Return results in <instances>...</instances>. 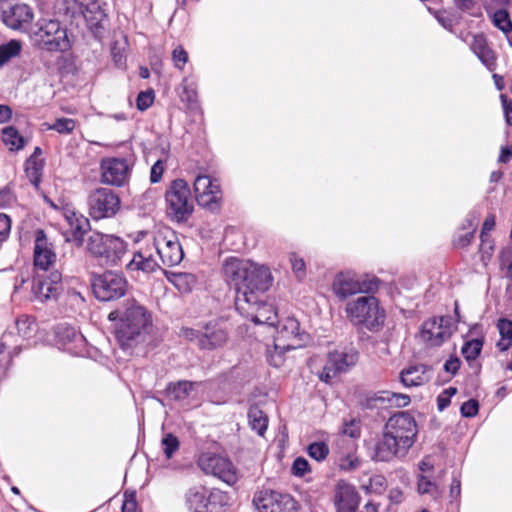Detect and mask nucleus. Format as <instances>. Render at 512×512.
<instances>
[{
	"mask_svg": "<svg viewBox=\"0 0 512 512\" xmlns=\"http://www.w3.org/2000/svg\"><path fill=\"white\" fill-rule=\"evenodd\" d=\"M11 229L10 218L6 214L0 213V245L6 240Z\"/></svg>",
	"mask_w": 512,
	"mask_h": 512,
	"instance_id": "13d9d810",
	"label": "nucleus"
},
{
	"mask_svg": "<svg viewBox=\"0 0 512 512\" xmlns=\"http://www.w3.org/2000/svg\"><path fill=\"white\" fill-rule=\"evenodd\" d=\"M386 486V479L381 475H375L369 479V483L364 485L363 488L368 493H382Z\"/></svg>",
	"mask_w": 512,
	"mask_h": 512,
	"instance_id": "79ce46f5",
	"label": "nucleus"
},
{
	"mask_svg": "<svg viewBox=\"0 0 512 512\" xmlns=\"http://www.w3.org/2000/svg\"><path fill=\"white\" fill-rule=\"evenodd\" d=\"M492 20L493 24L505 34L512 31V21L510 20L509 14L506 10L499 9L495 11Z\"/></svg>",
	"mask_w": 512,
	"mask_h": 512,
	"instance_id": "e433bc0d",
	"label": "nucleus"
},
{
	"mask_svg": "<svg viewBox=\"0 0 512 512\" xmlns=\"http://www.w3.org/2000/svg\"><path fill=\"white\" fill-rule=\"evenodd\" d=\"M172 60L178 69H182L188 61V54L183 47L179 46L172 52Z\"/></svg>",
	"mask_w": 512,
	"mask_h": 512,
	"instance_id": "8fccbe9b",
	"label": "nucleus"
},
{
	"mask_svg": "<svg viewBox=\"0 0 512 512\" xmlns=\"http://www.w3.org/2000/svg\"><path fill=\"white\" fill-rule=\"evenodd\" d=\"M500 260V267L502 270H504L508 263H512V249L511 248H505L500 252L499 255Z\"/></svg>",
	"mask_w": 512,
	"mask_h": 512,
	"instance_id": "338daca9",
	"label": "nucleus"
},
{
	"mask_svg": "<svg viewBox=\"0 0 512 512\" xmlns=\"http://www.w3.org/2000/svg\"><path fill=\"white\" fill-rule=\"evenodd\" d=\"M310 471L309 462L303 458L298 457L294 460L292 465V472L295 476H304L307 472Z\"/></svg>",
	"mask_w": 512,
	"mask_h": 512,
	"instance_id": "09e8293b",
	"label": "nucleus"
},
{
	"mask_svg": "<svg viewBox=\"0 0 512 512\" xmlns=\"http://www.w3.org/2000/svg\"><path fill=\"white\" fill-rule=\"evenodd\" d=\"M164 454L170 459L173 454L179 449V440L171 433L165 434L161 440Z\"/></svg>",
	"mask_w": 512,
	"mask_h": 512,
	"instance_id": "ea45409f",
	"label": "nucleus"
},
{
	"mask_svg": "<svg viewBox=\"0 0 512 512\" xmlns=\"http://www.w3.org/2000/svg\"><path fill=\"white\" fill-rule=\"evenodd\" d=\"M342 434L351 438H358L360 436V422L355 419L344 422Z\"/></svg>",
	"mask_w": 512,
	"mask_h": 512,
	"instance_id": "49530a36",
	"label": "nucleus"
},
{
	"mask_svg": "<svg viewBox=\"0 0 512 512\" xmlns=\"http://www.w3.org/2000/svg\"><path fill=\"white\" fill-rule=\"evenodd\" d=\"M227 332L216 325H207L205 333L199 338V347L201 349H215L221 347L227 341Z\"/></svg>",
	"mask_w": 512,
	"mask_h": 512,
	"instance_id": "393cba45",
	"label": "nucleus"
},
{
	"mask_svg": "<svg viewBox=\"0 0 512 512\" xmlns=\"http://www.w3.org/2000/svg\"><path fill=\"white\" fill-rule=\"evenodd\" d=\"M495 227V216L494 215H488L483 223L481 234H480V240L482 242H487L488 239H490V236L488 233L493 230Z\"/></svg>",
	"mask_w": 512,
	"mask_h": 512,
	"instance_id": "6e6d98bb",
	"label": "nucleus"
},
{
	"mask_svg": "<svg viewBox=\"0 0 512 512\" xmlns=\"http://www.w3.org/2000/svg\"><path fill=\"white\" fill-rule=\"evenodd\" d=\"M34 19L33 9L24 3H18L2 12L3 23L13 30L30 33Z\"/></svg>",
	"mask_w": 512,
	"mask_h": 512,
	"instance_id": "f3484780",
	"label": "nucleus"
},
{
	"mask_svg": "<svg viewBox=\"0 0 512 512\" xmlns=\"http://www.w3.org/2000/svg\"><path fill=\"white\" fill-rule=\"evenodd\" d=\"M333 501L337 512H357L360 496L352 484L340 480L335 485Z\"/></svg>",
	"mask_w": 512,
	"mask_h": 512,
	"instance_id": "aec40b11",
	"label": "nucleus"
},
{
	"mask_svg": "<svg viewBox=\"0 0 512 512\" xmlns=\"http://www.w3.org/2000/svg\"><path fill=\"white\" fill-rule=\"evenodd\" d=\"M89 215L96 220L110 218L120 210V198L113 190L97 188L88 196Z\"/></svg>",
	"mask_w": 512,
	"mask_h": 512,
	"instance_id": "9b49d317",
	"label": "nucleus"
},
{
	"mask_svg": "<svg viewBox=\"0 0 512 512\" xmlns=\"http://www.w3.org/2000/svg\"><path fill=\"white\" fill-rule=\"evenodd\" d=\"M400 381L405 387H414L422 385L425 381V371L423 366H410L400 373Z\"/></svg>",
	"mask_w": 512,
	"mask_h": 512,
	"instance_id": "c85d7f7f",
	"label": "nucleus"
},
{
	"mask_svg": "<svg viewBox=\"0 0 512 512\" xmlns=\"http://www.w3.org/2000/svg\"><path fill=\"white\" fill-rule=\"evenodd\" d=\"M95 297L101 301H113L122 297L127 290V281L123 275L107 271L92 278Z\"/></svg>",
	"mask_w": 512,
	"mask_h": 512,
	"instance_id": "9d476101",
	"label": "nucleus"
},
{
	"mask_svg": "<svg viewBox=\"0 0 512 512\" xmlns=\"http://www.w3.org/2000/svg\"><path fill=\"white\" fill-rule=\"evenodd\" d=\"M289 349H277L275 350V347L267 349V360L270 363V365L274 367H280L284 363V353L285 351H288Z\"/></svg>",
	"mask_w": 512,
	"mask_h": 512,
	"instance_id": "c03bdc74",
	"label": "nucleus"
},
{
	"mask_svg": "<svg viewBox=\"0 0 512 512\" xmlns=\"http://www.w3.org/2000/svg\"><path fill=\"white\" fill-rule=\"evenodd\" d=\"M290 262L292 265L293 272L298 278H302L305 275V262L302 258L298 257L295 253L290 255Z\"/></svg>",
	"mask_w": 512,
	"mask_h": 512,
	"instance_id": "864d4df0",
	"label": "nucleus"
},
{
	"mask_svg": "<svg viewBox=\"0 0 512 512\" xmlns=\"http://www.w3.org/2000/svg\"><path fill=\"white\" fill-rule=\"evenodd\" d=\"M483 342L480 339L467 341L462 347V354L467 361L474 360L478 357L482 350Z\"/></svg>",
	"mask_w": 512,
	"mask_h": 512,
	"instance_id": "4c0bfd02",
	"label": "nucleus"
},
{
	"mask_svg": "<svg viewBox=\"0 0 512 512\" xmlns=\"http://www.w3.org/2000/svg\"><path fill=\"white\" fill-rule=\"evenodd\" d=\"M308 455L320 462L326 459L329 454V447L324 442H314L307 447Z\"/></svg>",
	"mask_w": 512,
	"mask_h": 512,
	"instance_id": "58836bf2",
	"label": "nucleus"
},
{
	"mask_svg": "<svg viewBox=\"0 0 512 512\" xmlns=\"http://www.w3.org/2000/svg\"><path fill=\"white\" fill-rule=\"evenodd\" d=\"M196 200L200 206L214 210L222 200L220 185L210 176L199 175L194 181Z\"/></svg>",
	"mask_w": 512,
	"mask_h": 512,
	"instance_id": "2eb2a0df",
	"label": "nucleus"
},
{
	"mask_svg": "<svg viewBox=\"0 0 512 512\" xmlns=\"http://www.w3.org/2000/svg\"><path fill=\"white\" fill-rule=\"evenodd\" d=\"M186 505L192 512H208V491L203 486L192 487L186 493Z\"/></svg>",
	"mask_w": 512,
	"mask_h": 512,
	"instance_id": "a878e982",
	"label": "nucleus"
},
{
	"mask_svg": "<svg viewBox=\"0 0 512 512\" xmlns=\"http://www.w3.org/2000/svg\"><path fill=\"white\" fill-rule=\"evenodd\" d=\"M451 334L449 319L440 317L429 319L423 323L420 338L430 346H440L450 338Z\"/></svg>",
	"mask_w": 512,
	"mask_h": 512,
	"instance_id": "a211bd4d",
	"label": "nucleus"
},
{
	"mask_svg": "<svg viewBox=\"0 0 512 512\" xmlns=\"http://www.w3.org/2000/svg\"><path fill=\"white\" fill-rule=\"evenodd\" d=\"M248 420L250 427L263 436L268 426V418L264 412L257 406H251L248 411Z\"/></svg>",
	"mask_w": 512,
	"mask_h": 512,
	"instance_id": "c756f323",
	"label": "nucleus"
},
{
	"mask_svg": "<svg viewBox=\"0 0 512 512\" xmlns=\"http://www.w3.org/2000/svg\"><path fill=\"white\" fill-rule=\"evenodd\" d=\"M168 214L178 222L185 221L193 212V201L188 183L183 179L173 180L166 190Z\"/></svg>",
	"mask_w": 512,
	"mask_h": 512,
	"instance_id": "0eeeda50",
	"label": "nucleus"
},
{
	"mask_svg": "<svg viewBox=\"0 0 512 512\" xmlns=\"http://www.w3.org/2000/svg\"><path fill=\"white\" fill-rule=\"evenodd\" d=\"M493 250H494V243L491 239H488V241L485 243L481 241L479 251L481 254V261L483 262V264L485 266L490 261Z\"/></svg>",
	"mask_w": 512,
	"mask_h": 512,
	"instance_id": "603ef678",
	"label": "nucleus"
},
{
	"mask_svg": "<svg viewBox=\"0 0 512 512\" xmlns=\"http://www.w3.org/2000/svg\"><path fill=\"white\" fill-rule=\"evenodd\" d=\"M128 267L132 270H140L145 273L154 272L160 267V263L153 257L150 249L138 251L134 254Z\"/></svg>",
	"mask_w": 512,
	"mask_h": 512,
	"instance_id": "bb28decb",
	"label": "nucleus"
},
{
	"mask_svg": "<svg viewBox=\"0 0 512 512\" xmlns=\"http://www.w3.org/2000/svg\"><path fill=\"white\" fill-rule=\"evenodd\" d=\"M88 252L105 265H117L126 252V244L119 237L93 232L87 240Z\"/></svg>",
	"mask_w": 512,
	"mask_h": 512,
	"instance_id": "39448f33",
	"label": "nucleus"
},
{
	"mask_svg": "<svg viewBox=\"0 0 512 512\" xmlns=\"http://www.w3.org/2000/svg\"><path fill=\"white\" fill-rule=\"evenodd\" d=\"M56 254L52 250L51 245L47 241L46 234L43 230L37 231L34 245V265L38 270L48 271L50 266L54 264Z\"/></svg>",
	"mask_w": 512,
	"mask_h": 512,
	"instance_id": "5701e85b",
	"label": "nucleus"
},
{
	"mask_svg": "<svg viewBox=\"0 0 512 512\" xmlns=\"http://www.w3.org/2000/svg\"><path fill=\"white\" fill-rule=\"evenodd\" d=\"M76 123L71 118H60L50 127L61 134H69L75 129Z\"/></svg>",
	"mask_w": 512,
	"mask_h": 512,
	"instance_id": "37998d69",
	"label": "nucleus"
},
{
	"mask_svg": "<svg viewBox=\"0 0 512 512\" xmlns=\"http://www.w3.org/2000/svg\"><path fill=\"white\" fill-rule=\"evenodd\" d=\"M360 464L359 459L354 455H347L339 464L340 468L345 471H351L356 469Z\"/></svg>",
	"mask_w": 512,
	"mask_h": 512,
	"instance_id": "052dcab7",
	"label": "nucleus"
},
{
	"mask_svg": "<svg viewBox=\"0 0 512 512\" xmlns=\"http://www.w3.org/2000/svg\"><path fill=\"white\" fill-rule=\"evenodd\" d=\"M208 499L209 507L211 508L224 507L229 503L228 495L219 489H213L208 492Z\"/></svg>",
	"mask_w": 512,
	"mask_h": 512,
	"instance_id": "a19ab883",
	"label": "nucleus"
},
{
	"mask_svg": "<svg viewBox=\"0 0 512 512\" xmlns=\"http://www.w3.org/2000/svg\"><path fill=\"white\" fill-rule=\"evenodd\" d=\"M497 328L501 337L505 339H512V321L508 319H499Z\"/></svg>",
	"mask_w": 512,
	"mask_h": 512,
	"instance_id": "bf43d9fd",
	"label": "nucleus"
},
{
	"mask_svg": "<svg viewBox=\"0 0 512 512\" xmlns=\"http://www.w3.org/2000/svg\"><path fill=\"white\" fill-rule=\"evenodd\" d=\"M347 318L353 325L373 329L384 321V311L373 296H362L346 305Z\"/></svg>",
	"mask_w": 512,
	"mask_h": 512,
	"instance_id": "423d86ee",
	"label": "nucleus"
},
{
	"mask_svg": "<svg viewBox=\"0 0 512 512\" xmlns=\"http://www.w3.org/2000/svg\"><path fill=\"white\" fill-rule=\"evenodd\" d=\"M418 492L421 494L430 493L435 498L438 496V488L434 483H432L427 477L419 476L418 478Z\"/></svg>",
	"mask_w": 512,
	"mask_h": 512,
	"instance_id": "a18cd8bd",
	"label": "nucleus"
},
{
	"mask_svg": "<svg viewBox=\"0 0 512 512\" xmlns=\"http://www.w3.org/2000/svg\"><path fill=\"white\" fill-rule=\"evenodd\" d=\"M478 410V402L474 399L464 402L461 406V414L464 417H474L478 413Z\"/></svg>",
	"mask_w": 512,
	"mask_h": 512,
	"instance_id": "5fc2aeb1",
	"label": "nucleus"
},
{
	"mask_svg": "<svg viewBox=\"0 0 512 512\" xmlns=\"http://www.w3.org/2000/svg\"><path fill=\"white\" fill-rule=\"evenodd\" d=\"M2 140L11 151L21 150L25 145V139L13 126L5 127L2 130Z\"/></svg>",
	"mask_w": 512,
	"mask_h": 512,
	"instance_id": "7c9ffc66",
	"label": "nucleus"
},
{
	"mask_svg": "<svg viewBox=\"0 0 512 512\" xmlns=\"http://www.w3.org/2000/svg\"><path fill=\"white\" fill-rule=\"evenodd\" d=\"M153 248L165 266L178 265L184 256L175 233L167 228L158 230L153 238Z\"/></svg>",
	"mask_w": 512,
	"mask_h": 512,
	"instance_id": "1a4fd4ad",
	"label": "nucleus"
},
{
	"mask_svg": "<svg viewBox=\"0 0 512 512\" xmlns=\"http://www.w3.org/2000/svg\"><path fill=\"white\" fill-rule=\"evenodd\" d=\"M101 180L112 186H123L130 177L131 165L125 158L107 157L100 163Z\"/></svg>",
	"mask_w": 512,
	"mask_h": 512,
	"instance_id": "4468645a",
	"label": "nucleus"
},
{
	"mask_svg": "<svg viewBox=\"0 0 512 512\" xmlns=\"http://www.w3.org/2000/svg\"><path fill=\"white\" fill-rule=\"evenodd\" d=\"M512 159V145L502 147L498 161L501 163H507Z\"/></svg>",
	"mask_w": 512,
	"mask_h": 512,
	"instance_id": "774afa93",
	"label": "nucleus"
},
{
	"mask_svg": "<svg viewBox=\"0 0 512 512\" xmlns=\"http://www.w3.org/2000/svg\"><path fill=\"white\" fill-rule=\"evenodd\" d=\"M470 226L473 227V229L471 231L458 235L457 238L454 240V244L457 247H466L473 240L475 230H476V225L473 223H470Z\"/></svg>",
	"mask_w": 512,
	"mask_h": 512,
	"instance_id": "4d7b16f0",
	"label": "nucleus"
},
{
	"mask_svg": "<svg viewBox=\"0 0 512 512\" xmlns=\"http://www.w3.org/2000/svg\"><path fill=\"white\" fill-rule=\"evenodd\" d=\"M417 424L408 412H398L386 422L381 440L376 444L374 458L390 461L406 456L417 436Z\"/></svg>",
	"mask_w": 512,
	"mask_h": 512,
	"instance_id": "f03ea898",
	"label": "nucleus"
},
{
	"mask_svg": "<svg viewBox=\"0 0 512 512\" xmlns=\"http://www.w3.org/2000/svg\"><path fill=\"white\" fill-rule=\"evenodd\" d=\"M44 168V160H35V158H28L25 163V173L30 183L38 187L42 171Z\"/></svg>",
	"mask_w": 512,
	"mask_h": 512,
	"instance_id": "473e14b6",
	"label": "nucleus"
},
{
	"mask_svg": "<svg viewBox=\"0 0 512 512\" xmlns=\"http://www.w3.org/2000/svg\"><path fill=\"white\" fill-rule=\"evenodd\" d=\"M378 399L396 407H406L410 403L408 395L389 391L382 392Z\"/></svg>",
	"mask_w": 512,
	"mask_h": 512,
	"instance_id": "c9c22d12",
	"label": "nucleus"
},
{
	"mask_svg": "<svg viewBox=\"0 0 512 512\" xmlns=\"http://www.w3.org/2000/svg\"><path fill=\"white\" fill-rule=\"evenodd\" d=\"M21 49V42L14 39L0 45V68L6 65L11 59L19 56Z\"/></svg>",
	"mask_w": 512,
	"mask_h": 512,
	"instance_id": "72a5a7b5",
	"label": "nucleus"
},
{
	"mask_svg": "<svg viewBox=\"0 0 512 512\" xmlns=\"http://www.w3.org/2000/svg\"><path fill=\"white\" fill-rule=\"evenodd\" d=\"M377 288V279H362L352 272L338 273L332 282L334 294L345 300L357 293H369Z\"/></svg>",
	"mask_w": 512,
	"mask_h": 512,
	"instance_id": "6e6552de",
	"label": "nucleus"
},
{
	"mask_svg": "<svg viewBox=\"0 0 512 512\" xmlns=\"http://www.w3.org/2000/svg\"><path fill=\"white\" fill-rule=\"evenodd\" d=\"M108 319L116 321L115 335L123 348H130L141 339L142 333L151 326L152 319L147 309L135 300H128L123 311L109 313Z\"/></svg>",
	"mask_w": 512,
	"mask_h": 512,
	"instance_id": "7ed1b4c3",
	"label": "nucleus"
},
{
	"mask_svg": "<svg viewBox=\"0 0 512 512\" xmlns=\"http://www.w3.org/2000/svg\"><path fill=\"white\" fill-rule=\"evenodd\" d=\"M30 33L37 45L47 51H66L70 47L67 31L56 19H39Z\"/></svg>",
	"mask_w": 512,
	"mask_h": 512,
	"instance_id": "20e7f679",
	"label": "nucleus"
},
{
	"mask_svg": "<svg viewBox=\"0 0 512 512\" xmlns=\"http://www.w3.org/2000/svg\"><path fill=\"white\" fill-rule=\"evenodd\" d=\"M72 8H78L80 13L86 19L87 22H90L91 25L98 26L102 19L104 18V12L101 10L100 5L97 2H90L87 5L83 6L81 3L76 0L72 1Z\"/></svg>",
	"mask_w": 512,
	"mask_h": 512,
	"instance_id": "cd10ccee",
	"label": "nucleus"
},
{
	"mask_svg": "<svg viewBox=\"0 0 512 512\" xmlns=\"http://www.w3.org/2000/svg\"><path fill=\"white\" fill-rule=\"evenodd\" d=\"M197 464L205 474H211L228 485L237 481V472L233 463L220 455L204 452L198 457Z\"/></svg>",
	"mask_w": 512,
	"mask_h": 512,
	"instance_id": "f8f14e48",
	"label": "nucleus"
},
{
	"mask_svg": "<svg viewBox=\"0 0 512 512\" xmlns=\"http://www.w3.org/2000/svg\"><path fill=\"white\" fill-rule=\"evenodd\" d=\"M500 99L503 104L506 121L509 125H512V100H508L504 94L500 96Z\"/></svg>",
	"mask_w": 512,
	"mask_h": 512,
	"instance_id": "69168bd1",
	"label": "nucleus"
},
{
	"mask_svg": "<svg viewBox=\"0 0 512 512\" xmlns=\"http://www.w3.org/2000/svg\"><path fill=\"white\" fill-rule=\"evenodd\" d=\"M194 383L190 381H179L168 387L169 395L175 400H184L193 390Z\"/></svg>",
	"mask_w": 512,
	"mask_h": 512,
	"instance_id": "f704fd0d",
	"label": "nucleus"
},
{
	"mask_svg": "<svg viewBox=\"0 0 512 512\" xmlns=\"http://www.w3.org/2000/svg\"><path fill=\"white\" fill-rule=\"evenodd\" d=\"M138 504L136 501L135 492L124 493V500L122 504V512H137Z\"/></svg>",
	"mask_w": 512,
	"mask_h": 512,
	"instance_id": "de8ad7c7",
	"label": "nucleus"
},
{
	"mask_svg": "<svg viewBox=\"0 0 512 512\" xmlns=\"http://www.w3.org/2000/svg\"><path fill=\"white\" fill-rule=\"evenodd\" d=\"M164 167L162 161H157L152 167L150 172V180L152 183H157L162 178Z\"/></svg>",
	"mask_w": 512,
	"mask_h": 512,
	"instance_id": "e2e57ef3",
	"label": "nucleus"
},
{
	"mask_svg": "<svg viewBox=\"0 0 512 512\" xmlns=\"http://www.w3.org/2000/svg\"><path fill=\"white\" fill-rule=\"evenodd\" d=\"M154 101V94L152 91H144L140 92L137 97V108L139 110H146L149 108Z\"/></svg>",
	"mask_w": 512,
	"mask_h": 512,
	"instance_id": "3c124183",
	"label": "nucleus"
},
{
	"mask_svg": "<svg viewBox=\"0 0 512 512\" xmlns=\"http://www.w3.org/2000/svg\"><path fill=\"white\" fill-rule=\"evenodd\" d=\"M32 321L28 317L17 319L16 327L18 333L22 336H27L31 330Z\"/></svg>",
	"mask_w": 512,
	"mask_h": 512,
	"instance_id": "680f3d73",
	"label": "nucleus"
},
{
	"mask_svg": "<svg viewBox=\"0 0 512 512\" xmlns=\"http://www.w3.org/2000/svg\"><path fill=\"white\" fill-rule=\"evenodd\" d=\"M258 512H295L296 502L287 494L264 490L253 499Z\"/></svg>",
	"mask_w": 512,
	"mask_h": 512,
	"instance_id": "ddd939ff",
	"label": "nucleus"
},
{
	"mask_svg": "<svg viewBox=\"0 0 512 512\" xmlns=\"http://www.w3.org/2000/svg\"><path fill=\"white\" fill-rule=\"evenodd\" d=\"M168 279L181 293L190 292L196 284V277L191 273H172Z\"/></svg>",
	"mask_w": 512,
	"mask_h": 512,
	"instance_id": "2f4dec72",
	"label": "nucleus"
},
{
	"mask_svg": "<svg viewBox=\"0 0 512 512\" xmlns=\"http://www.w3.org/2000/svg\"><path fill=\"white\" fill-rule=\"evenodd\" d=\"M33 287L35 296L41 301L57 299L62 291V275L59 271H52Z\"/></svg>",
	"mask_w": 512,
	"mask_h": 512,
	"instance_id": "412c9836",
	"label": "nucleus"
},
{
	"mask_svg": "<svg viewBox=\"0 0 512 512\" xmlns=\"http://www.w3.org/2000/svg\"><path fill=\"white\" fill-rule=\"evenodd\" d=\"M357 360L358 353L352 349L330 352L319 378L323 382L329 383L338 373L345 372L348 368L354 366Z\"/></svg>",
	"mask_w": 512,
	"mask_h": 512,
	"instance_id": "dca6fc26",
	"label": "nucleus"
},
{
	"mask_svg": "<svg viewBox=\"0 0 512 512\" xmlns=\"http://www.w3.org/2000/svg\"><path fill=\"white\" fill-rule=\"evenodd\" d=\"M470 48L478 59L485 65L488 70L493 71L496 68V55L489 47L488 42L484 35H474Z\"/></svg>",
	"mask_w": 512,
	"mask_h": 512,
	"instance_id": "b1692460",
	"label": "nucleus"
},
{
	"mask_svg": "<svg viewBox=\"0 0 512 512\" xmlns=\"http://www.w3.org/2000/svg\"><path fill=\"white\" fill-rule=\"evenodd\" d=\"M223 271L227 282L235 289L237 311L256 324L274 326L277 313L272 305L262 299L273 281L269 268L232 258L225 262Z\"/></svg>",
	"mask_w": 512,
	"mask_h": 512,
	"instance_id": "f257e3e1",
	"label": "nucleus"
},
{
	"mask_svg": "<svg viewBox=\"0 0 512 512\" xmlns=\"http://www.w3.org/2000/svg\"><path fill=\"white\" fill-rule=\"evenodd\" d=\"M299 322L293 317H287L277 327L274 337V347L277 349H296L301 345Z\"/></svg>",
	"mask_w": 512,
	"mask_h": 512,
	"instance_id": "6ab92c4d",
	"label": "nucleus"
},
{
	"mask_svg": "<svg viewBox=\"0 0 512 512\" xmlns=\"http://www.w3.org/2000/svg\"><path fill=\"white\" fill-rule=\"evenodd\" d=\"M65 219L69 225L65 236L66 241L74 243L77 247L83 245L84 235L90 230V222L88 218L74 211H67L65 213Z\"/></svg>",
	"mask_w": 512,
	"mask_h": 512,
	"instance_id": "4be33fe9",
	"label": "nucleus"
},
{
	"mask_svg": "<svg viewBox=\"0 0 512 512\" xmlns=\"http://www.w3.org/2000/svg\"><path fill=\"white\" fill-rule=\"evenodd\" d=\"M459 368L460 360L458 357H450L444 364V370L452 375H455Z\"/></svg>",
	"mask_w": 512,
	"mask_h": 512,
	"instance_id": "0e129e2a",
	"label": "nucleus"
}]
</instances>
